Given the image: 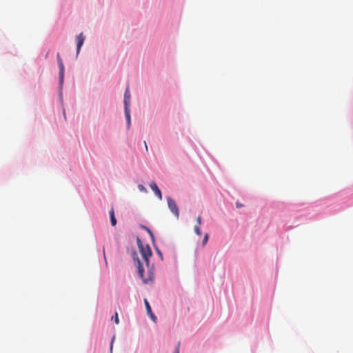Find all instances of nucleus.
I'll return each instance as SVG.
<instances>
[{"label":"nucleus","instance_id":"nucleus-1","mask_svg":"<svg viewBox=\"0 0 353 353\" xmlns=\"http://www.w3.org/2000/svg\"><path fill=\"white\" fill-rule=\"evenodd\" d=\"M137 245L139 249V252L141 254L142 259L145 263V265L148 269V276L145 277L144 276V268L143 264H141L137 252H134L132 254L133 260L135 263V265L137 268L138 274L140 277L143 279L145 283H148L149 281H151L154 279V267L153 265H150V258L152 255V252L149 245H144L142 243L141 240L139 237L137 238Z\"/></svg>","mask_w":353,"mask_h":353},{"label":"nucleus","instance_id":"nucleus-2","mask_svg":"<svg viewBox=\"0 0 353 353\" xmlns=\"http://www.w3.org/2000/svg\"><path fill=\"white\" fill-rule=\"evenodd\" d=\"M167 201H168V205L169 209L171 210V212L174 214V216L176 218H179V208H178L177 205L175 203V201L171 197H168Z\"/></svg>","mask_w":353,"mask_h":353},{"label":"nucleus","instance_id":"nucleus-3","mask_svg":"<svg viewBox=\"0 0 353 353\" xmlns=\"http://www.w3.org/2000/svg\"><path fill=\"white\" fill-rule=\"evenodd\" d=\"M58 65L59 68V83L61 88L64 80V65L62 61H60Z\"/></svg>","mask_w":353,"mask_h":353},{"label":"nucleus","instance_id":"nucleus-4","mask_svg":"<svg viewBox=\"0 0 353 353\" xmlns=\"http://www.w3.org/2000/svg\"><path fill=\"white\" fill-rule=\"evenodd\" d=\"M130 92L129 86L128 85L124 93V105L125 108H130Z\"/></svg>","mask_w":353,"mask_h":353},{"label":"nucleus","instance_id":"nucleus-5","mask_svg":"<svg viewBox=\"0 0 353 353\" xmlns=\"http://www.w3.org/2000/svg\"><path fill=\"white\" fill-rule=\"evenodd\" d=\"M150 187L154 191L155 195L160 199H162V194L159 188H158L157 183L155 182H152L150 184Z\"/></svg>","mask_w":353,"mask_h":353},{"label":"nucleus","instance_id":"nucleus-6","mask_svg":"<svg viewBox=\"0 0 353 353\" xmlns=\"http://www.w3.org/2000/svg\"><path fill=\"white\" fill-rule=\"evenodd\" d=\"M84 40H85V36L83 34V33L79 34L77 38V54L79 53L80 49L83 44Z\"/></svg>","mask_w":353,"mask_h":353},{"label":"nucleus","instance_id":"nucleus-7","mask_svg":"<svg viewBox=\"0 0 353 353\" xmlns=\"http://www.w3.org/2000/svg\"><path fill=\"white\" fill-rule=\"evenodd\" d=\"M110 222H111L112 225V226L116 225L117 220H116V218L114 216V212L113 208H112V210L110 212Z\"/></svg>","mask_w":353,"mask_h":353},{"label":"nucleus","instance_id":"nucleus-8","mask_svg":"<svg viewBox=\"0 0 353 353\" xmlns=\"http://www.w3.org/2000/svg\"><path fill=\"white\" fill-rule=\"evenodd\" d=\"M125 117H126V120H127V123H128V126L129 128L130 125V122H131L130 108H125Z\"/></svg>","mask_w":353,"mask_h":353},{"label":"nucleus","instance_id":"nucleus-9","mask_svg":"<svg viewBox=\"0 0 353 353\" xmlns=\"http://www.w3.org/2000/svg\"><path fill=\"white\" fill-rule=\"evenodd\" d=\"M144 303L146 307L147 314H150L152 312V309L146 299H144Z\"/></svg>","mask_w":353,"mask_h":353},{"label":"nucleus","instance_id":"nucleus-10","mask_svg":"<svg viewBox=\"0 0 353 353\" xmlns=\"http://www.w3.org/2000/svg\"><path fill=\"white\" fill-rule=\"evenodd\" d=\"M194 232L198 235V236H201V228H200V225H195L194 228Z\"/></svg>","mask_w":353,"mask_h":353},{"label":"nucleus","instance_id":"nucleus-11","mask_svg":"<svg viewBox=\"0 0 353 353\" xmlns=\"http://www.w3.org/2000/svg\"><path fill=\"white\" fill-rule=\"evenodd\" d=\"M208 239H209V234L208 233H205L204 235V238L203 239V243H202L203 247L207 244Z\"/></svg>","mask_w":353,"mask_h":353},{"label":"nucleus","instance_id":"nucleus-12","mask_svg":"<svg viewBox=\"0 0 353 353\" xmlns=\"http://www.w3.org/2000/svg\"><path fill=\"white\" fill-rule=\"evenodd\" d=\"M138 188L141 192H147V190L143 185H139Z\"/></svg>","mask_w":353,"mask_h":353},{"label":"nucleus","instance_id":"nucleus-13","mask_svg":"<svg viewBox=\"0 0 353 353\" xmlns=\"http://www.w3.org/2000/svg\"><path fill=\"white\" fill-rule=\"evenodd\" d=\"M148 315L150 316V317L151 318V319H152L154 321H156L157 320V316L152 313V312H151L150 314H148Z\"/></svg>","mask_w":353,"mask_h":353},{"label":"nucleus","instance_id":"nucleus-14","mask_svg":"<svg viewBox=\"0 0 353 353\" xmlns=\"http://www.w3.org/2000/svg\"><path fill=\"white\" fill-rule=\"evenodd\" d=\"M114 322H115L116 324H119V316H118V313L117 312H115V314H114Z\"/></svg>","mask_w":353,"mask_h":353},{"label":"nucleus","instance_id":"nucleus-15","mask_svg":"<svg viewBox=\"0 0 353 353\" xmlns=\"http://www.w3.org/2000/svg\"><path fill=\"white\" fill-rule=\"evenodd\" d=\"M196 225H201V217L200 216H198L196 218Z\"/></svg>","mask_w":353,"mask_h":353},{"label":"nucleus","instance_id":"nucleus-16","mask_svg":"<svg viewBox=\"0 0 353 353\" xmlns=\"http://www.w3.org/2000/svg\"><path fill=\"white\" fill-rule=\"evenodd\" d=\"M179 347H180V343L179 342L176 347L174 353H179Z\"/></svg>","mask_w":353,"mask_h":353},{"label":"nucleus","instance_id":"nucleus-17","mask_svg":"<svg viewBox=\"0 0 353 353\" xmlns=\"http://www.w3.org/2000/svg\"><path fill=\"white\" fill-rule=\"evenodd\" d=\"M57 62H58V63H59V61H62V59H61V57H60L59 53H58V54H57Z\"/></svg>","mask_w":353,"mask_h":353},{"label":"nucleus","instance_id":"nucleus-18","mask_svg":"<svg viewBox=\"0 0 353 353\" xmlns=\"http://www.w3.org/2000/svg\"><path fill=\"white\" fill-rule=\"evenodd\" d=\"M114 340V336L112 339L111 346H110V353H112V343H113Z\"/></svg>","mask_w":353,"mask_h":353},{"label":"nucleus","instance_id":"nucleus-19","mask_svg":"<svg viewBox=\"0 0 353 353\" xmlns=\"http://www.w3.org/2000/svg\"><path fill=\"white\" fill-rule=\"evenodd\" d=\"M241 207H243V205L237 202L236 203V208H241Z\"/></svg>","mask_w":353,"mask_h":353},{"label":"nucleus","instance_id":"nucleus-20","mask_svg":"<svg viewBox=\"0 0 353 353\" xmlns=\"http://www.w3.org/2000/svg\"><path fill=\"white\" fill-rule=\"evenodd\" d=\"M158 253H159V255L160 256V257H161V259H163L162 254H161V252L159 250H158Z\"/></svg>","mask_w":353,"mask_h":353},{"label":"nucleus","instance_id":"nucleus-21","mask_svg":"<svg viewBox=\"0 0 353 353\" xmlns=\"http://www.w3.org/2000/svg\"><path fill=\"white\" fill-rule=\"evenodd\" d=\"M144 144H145V145H144V147H145L146 150H148V145H147V144H146V142H145V141H144Z\"/></svg>","mask_w":353,"mask_h":353},{"label":"nucleus","instance_id":"nucleus-22","mask_svg":"<svg viewBox=\"0 0 353 353\" xmlns=\"http://www.w3.org/2000/svg\"><path fill=\"white\" fill-rule=\"evenodd\" d=\"M148 232H149V233L150 234V235H151L152 236H153L152 232H151L150 230H148Z\"/></svg>","mask_w":353,"mask_h":353}]
</instances>
